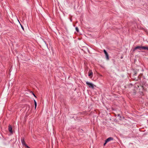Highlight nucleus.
Here are the masks:
<instances>
[{
    "mask_svg": "<svg viewBox=\"0 0 148 148\" xmlns=\"http://www.w3.org/2000/svg\"><path fill=\"white\" fill-rule=\"evenodd\" d=\"M138 49L140 50L142 49L147 50H148V47L145 46H137L133 50V51H135L136 49Z\"/></svg>",
    "mask_w": 148,
    "mask_h": 148,
    "instance_id": "f257e3e1",
    "label": "nucleus"
},
{
    "mask_svg": "<svg viewBox=\"0 0 148 148\" xmlns=\"http://www.w3.org/2000/svg\"><path fill=\"white\" fill-rule=\"evenodd\" d=\"M21 143L23 146H24L26 148H30L29 146H28L26 144L24 140V139L23 138L21 139Z\"/></svg>",
    "mask_w": 148,
    "mask_h": 148,
    "instance_id": "f03ea898",
    "label": "nucleus"
},
{
    "mask_svg": "<svg viewBox=\"0 0 148 148\" xmlns=\"http://www.w3.org/2000/svg\"><path fill=\"white\" fill-rule=\"evenodd\" d=\"M86 84L88 85V87L92 89L94 88V85L88 82H86Z\"/></svg>",
    "mask_w": 148,
    "mask_h": 148,
    "instance_id": "7ed1b4c3",
    "label": "nucleus"
},
{
    "mask_svg": "<svg viewBox=\"0 0 148 148\" xmlns=\"http://www.w3.org/2000/svg\"><path fill=\"white\" fill-rule=\"evenodd\" d=\"M8 130L11 133H13L12 127V126L10 124H9L8 126Z\"/></svg>",
    "mask_w": 148,
    "mask_h": 148,
    "instance_id": "20e7f679",
    "label": "nucleus"
},
{
    "mask_svg": "<svg viewBox=\"0 0 148 148\" xmlns=\"http://www.w3.org/2000/svg\"><path fill=\"white\" fill-rule=\"evenodd\" d=\"M103 52L104 53L106 56V59L108 60L109 58V56H108V53H107V52H106V50L105 49L103 50Z\"/></svg>",
    "mask_w": 148,
    "mask_h": 148,
    "instance_id": "39448f33",
    "label": "nucleus"
},
{
    "mask_svg": "<svg viewBox=\"0 0 148 148\" xmlns=\"http://www.w3.org/2000/svg\"><path fill=\"white\" fill-rule=\"evenodd\" d=\"M111 140V137H110L105 140V142L107 143Z\"/></svg>",
    "mask_w": 148,
    "mask_h": 148,
    "instance_id": "423d86ee",
    "label": "nucleus"
},
{
    "mask_svg": "<svg viewBox=\"0 0 148 148\" xmlns=\"http://www.w3.org/2000/svg\"><path fill=\"white\" fill-rule=\"evenodd\" d=\"M93 74L91 70L90 71L88 72V76H90Z\"/></svg>",
    "mask_w": 148,
    "mask_h": 148,
    "instance_id": "0eeeda50",
    "label": "nucleus"
},
{
    "mask_svg": "<svg viewBox=\"0 0 148 148\" xmlns=\"http://www.w3.org/2000/svg\"><path fill=\"white\" fill-rule=\"evenodd\" d=\"M34 104H35V109H36V106H37V103L36 101L34 100Z\"/></svg>",
    "mask_w": 148,
    "mask_h": 148,
    "instance_id": "6e6552de",
    "label": "nucleus"
},
{
    "mask_svg": "<svg viewBox=\"0 0 148 148\" xmlns=\"http://www.w3.org/2000/svg\"><path fill=\"white\" fill-rule=\"evenodd\" d=\"M75 29L77 32H79V29L77 27H75Z\"/></svg>",
    "mask_w": 148,
    "mask_h": 148,
    "instance_id": "1a4fd4ad",
    "label": "nucleus"
},
{
    "mask_svg": "<svg viewBox=\"0 0 148 148\" xmlns=\"http://www.w3.org/2000/svg\"><path fill=\"white\" fill-rule=\"evenodd\" d=\"M21 27H22V29L23 30H24V29L22 25H21Z\"/></svg>",
    "mask_w": 148,
    "mask_h": 148,
    "instance_id": "9d476101",
    "label": "nucleus"
},
{
    "mask_svg": "<svg viewBox=\"0 0 148 148\" xmlns=\"http://www.w3.org/2000/svg\"><path fill=\"white\" fill-rule=\"evenodd\" d=\"M32 93H33V95L34 96V97H36V95H35V94H34L33 92Z\"/></svg>",
    "mask_w": 148,
    "mask_h": 148,
    "instance_id": "9b49d317",
    "label": "nucleus"
},
{
    "mask_svg": "<svg viewBox=\"0 0 148 148\" xmlns=\"http://www.w3.org/2000/svg\"><path fill=\"white\" fill-rule=\"evenodd\" d=\"M107 143L105 142V143L103 144V145L104 146Z\"/></svg>",
    "mask_w": 148,
    "mask_h": 148,
    "instance_id": "f8f14e48",
    "label": "nucleus"
},
{
    "mask_svg": "<svg viewBox=\"0 0 148 148\" xmlns=\"http://www.w3.org/2000/svg\"><path fill=\"white\" fill-rule=\"evenodd\" d=\"M120 116V115L119 114H118V117H119V116Z\"/></svg>",
    "mask_w": 148,
    "mask_h": 148,
    "instance_id": "ddd939ff",
    "label": "nucleus"
}]
</instances>
